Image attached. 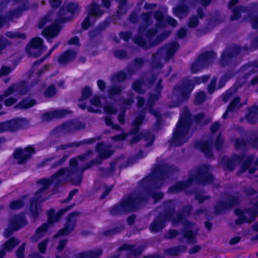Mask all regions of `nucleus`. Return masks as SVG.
Here are the masks:
<instances>
[{
  "label": "nucleus",
  "mask_w": 258,
  "mask_h": 258,
  "mask_svg": "<svg viewBox=\"0 0 258 258\" xmlns=\"http://www.w3.org/2000/svg\"><path fill=\"white\" fill-rule=\"evenodd\" d=\"M240 101V98L239 96H236L234 97L229 103L228 104L227 109H228V111H230V112H232L234 111L238 104Z\"/></svg>",
  "instance_id": "nucleus-63"
},
{
  "label": "nucleus",
  "mask_w": 258,
  "mask_h": 258,
  "mask_svg": "<svg viewBox=\"0 0 258 258\" xmlns=\"http://www.w3.org/2000/svg\"><path fill=\"white\" fill-rule=\"evenodd\" d=\"M72 113V111L67 109H56L44 112L42 117L43 120L49 121L54 119H62Z\"/></svg>",
  "instance_id": "nucleus-12"
},
{
  "label": "nucleus",
  "mask_w": 258,
  "mask_h": 258,
  "mask_svg": "<svg viewBox=\"0 0 258 258\" xmlns=\"http://www.w3.org/2000/svg\"><path fill=\"white\" fill-rule=\"evenodd\" d=\"M28 11V6L24 4L18 6L15 9L7 11L5 16L9 22V21H12L14 18H18L21 17L23 12H27Z\"/></svg>",
  "instance_id": "nucleus-30"
},
{
  "label": "nucleus",
  "mask_w": 258,
  "mask_h": 258,
  "mask_svg": "<svg viewBox=\"0 0 258 258\" xmlns=\"http://www.w3.org/2000/svg\"><path fill=\"white\" fill-rule=\"evenodd\" d=\"M124 88L121 86L114 85L109 86L107 90V95L109 99H114L121 95Z\"/></svg>",
  "instance_id": "nucleus-38"
},
{
  "label": "nucleus",
  "mask_w": 258,
  "mask_h": 258,
  "mask_svg": "<svg viewBox=\"0 0 258 258\" xmlns=\"http://www.w3.org/2000/svg\"><path fill=\"white\" fill-rule=\"evenodd\" d=\"M36 103V101L34 99L30 100L23 99L18 103V105L21 109H26L34 106Z\"/></svg>",
  "instance_id": "nucleus-52"
},
{
  "label": "nucleus",
  "mask_w": 258,
  "mask_h": 258,
  "mask_svg": "<svg viewBox=\"0 0 258 258\" xmlns=\"http://www.w3.org/2000/svg\"><path fill=\"white\" fill-rule=\"evenodd\" d=\"M187 249L185 245L172 246L164 250V253L169 256H177L180 253L186 251Z\"/></svg>",
  "instance_id": "nucleus-37"
},
{
  "label": "nucleus",
  "mask_w": 258,
  "mask_h": 258,
  "mask_svg": "<svg viewBox=\"0 0 258 258\" xmlns=\"http://www.w3.org/2000/svg\"><path fill=\"white\" fill-rule=\"evenodd\" d=\"M77 53L76 51L68 49L59 56L57 61L60 65H66L73 62L76 58Z\"/></svg>",
  "instance_id": "nucleus-25"
},
{
  "label": "nucleus",
  "mask_w": 258,
  "mask_h": 258,
  "mask_svg": "<svg viewBox=\"0 0 258 258\" xmlns=\"http://www.w3.org/2000/svg\"><path fill=\"white\" fill-rule=\"evenodd\" d=\"M61 127L68 133H71L77 131H80L85 128V123L79 120H70L66 122H63L60 125Z\"/></svg>",
  "instance_id": "nucleus-20"
},
{
  "label": "nucleus",
  "mask_w": 258,
  "mask_h": 258,
  "mask_svg": "<svg viewBox=\"0 0 258 258\" xmlns=\"http://www.w3.org/2000/svg\"><path fill=\"white\" fill-rule=\"evenodd\" d=\"M28 223V222L23 213L14 215L9 221V223L17 231L23 228Z\"/></svg>",
  "instance_id": "nucleus-21"
},
{
  "label": "nucleus",
  "mask_w": 258,
  "mask_h": 258,
  "mask_svg": "<svg viewBox=\"0 0 258 258\" xmlns=\"http://www.w3.org/2000/svg\"><path fill=\"white\" fill-rule=\"evenodd\" d=\"M193 122L192 114L189 108L184 106L172 133L171 142L175 146H181L187 141L188 139H185V137L189 132Z\"/></svg>",
  "instance_id": "nucleus-2"
},
{
  "label": "nucleus",
  "mask_w": 258,
  "mask_h": 258,
  "mask_svg": "<svg viewBox=\"0 0 258 258\" xmlns=\"http://www.w3.org/2000/svg\"><path fill=\"white\" fill-rule=\"evenodd\" d=\"M256 209L252 207L244 209L245 213L249 216L250 222L254 221L258 215V211Z\"/></svg>",
  "instance_id": "nucleus-55"
},
{
  "label": "nucleus",
  "mask_w": 258,
  "mask_h": 258,
  "mask_svg": "<svg viewBox=\"0 0 258 258\" xmlns=\"http://www.w3.org/2000/svg\"><path fill=\"white\" fill-rule=\"evenodd\" d=\"M124 229L122 226H116L111 229H108L103 231L102 234L105 237L113 236L121 233Z\"/></svg>",
  "instance_id": "nucleus-50"
},
{
  "label": "nucleus",
  "mask_w": 258,
  "mask_h": 258,
  "mask_svg": "<svg viewBox=\"0 0 258 258\" xmlns=\"http://www.w3.org/2000/svg\"><path fill=\"white\" fill-rule=\"evenodd\" d=\"M205 117L206 114L204 112L195 114L194 117L195 123L203 126L208 125L211 121V119L209 117L205 119Z\"/></svg>",
  "instance_id": "nucleus-41"
},
{
  "label": "nucleus",
  "mask_w": 258,
  "mask_h": 258,
  "mask_svg": "<svg viewBox=\"0 0 258 258\" xmlns=\"http://www.w3.org/2000/svg\"><path fill=\"white\" fill-rule=\"evenodd\" d=\"M178 47V43L173 42L168 45L161 46L158 49L157 52L161 53L162 55L165 53V59L168 60L174 55Z\"/></svg>",
  "instance_id": "nucleus-23"
},
{
  "label": "nucleus",
  "mask_w": 258,
  "mask_h": 258,
  "mask_svg": "<svg viewBox=\"0 0 258 258\" xmlns=\"http://www.w3.org/2000/svg\"><path fill=\"white\" fill-rule=\"evenodd\" d=\"M201 83V77H193L191 79L189 77H187L182 79L180 85H175L173 90L179 96L180 101L183 102L188 99L195 85Z\"/></svg>",
  "instance_id": "nucleus-5"
},
{
  "label": "nucleus",
  "mask_w": 258,
  "mask_h": 258,
  "mask_svg": "<svg viewBox=\"0 0 258 258\" xmlns=\"http://www.w3.org/2000/svg\"><path fill=\"white\" fill-rule=\"evenodd\" d=\"M133 42L138 46L143 48L145 50H148L151 48L149 47L150 42L147 41L143 37L142 35L138 34L135 35L133 38Z\"/></svg>",
  "instance_id": "nucleus-43"
},
{
  "label": "nucleus",
  "mask_w": 258,
  "mask_h": 258,
  "mask_svg": "<svg viewBox=\"0 0 258 258\" xmlns=\"http://www.w3.org/2000/svg\"><path fill=\"white\" fill-rule=\"evenodd\" d=\"M190 181L187 178L184 181H176L173 185H170L167 192L170 194H176L182 191L191 186Z\"/></svg>",
  "instance_id": "nucleus-27"
},
{
  "label": "nucleus",
  "mask_w": 258,
  "mask_h": 258,
  "mask_svg": "<svg viewBox=\"0 0 258 258\" xmlns=\"http://www.w3.org/2000/svg\"><path fill=\"white\" fill-rule=\"evenodd\" d=\"M12 45V42L0 34V55L3 53V51L8 46Z\"/></svg>",
  "instance_id": "nucleus-59"
},
{
  "label": "nucleus",
  "mask_w": 258,
  "mask_h": 258,
  "mask_svg": "<svg viewBox=\"0 0 258 258\" xmlns=\"http://www.w3.org/2000/svg\"><path fill=\"white\" fill-rule=\"evenodd\" d=\"M48 223H44L37 228L35 232V234L31 237V239H35V241L38 240L40 238L43 237L44 233L47 232L48 228Z\"/></svg>",
  "instance_id": "nucleus-47"
},
{
  "label": "nucleus",
  "mask_w": 258,
  "mask_h": 258,
  "mask_svg": "<svg viewBox=\"0 0 258 258\" xmlns=\"http://www.w3.org/2000/svg\"><path fill=\"white\" fill-rule=\"evenodd\" d=\"M86 170H87V169L84 166H83L81 168H79L78 172L75 174V176L69 178L68 180L74 185H80L83 181V173Z\"/></svg>",
  "instance_id": "nucleus-42"
},
{
  "label": "nucleus",
  "mask_w": 258,
  "mask_h": 258,
  "mask_svg": "<svg viewBox=\"0 0 258 258\" xmlns=\"http://www.w3.org/2000/svg\"><path fill=\"white\" fill-rule=\"evenodd\" d=\"M188 178L191 185L195 183L205 186L212 184L215 181L214 176L210 171V166L207 164H203L189 170Z\"/></svg>",
  "instance_id": "nucleus-4"
},
{
  "label": "nucleus",
  "mask_w": 258,
  "mask_h": 258,
  "mask_svg": "<svg viewBox=\"0 0 258 258\" xmlns=\"http://www.w3.org/2000/svg\"><path fill=\"white\" fill-rule=\"evenodd\" d=\"M143 85V82L142 80H137L133 83L132 87L136 92L140 94H144L145 91L142 89Z\"/></svg>",
  "instance_id": "nucleus-58"
},
{
  "label": "nucleus",
  "mask_w": 258,
  "mask_h": 258,
  "mask_svg": "<svg viewBox=\"0 0 258 258\" xmlns=\"http://www.w3.org/2000/svg\"><path fill=\"white\" fill-rule=\"evenodd\" d=\"M162 79H159L155 87L153 90L154 92H150L147 99L146 105H156V102L161 96V93L163 88L162 84Z\"/></svg>",
  "instance_id": "nucleus-16"
},
{
  "label": "nucleus",
  "mask_w": 258,
  "mask_h": 258,
  "mask_svg": "<svg viewBox=\"0 0 258 258\" xmlns=\"http://www.w3.org/2000/svg\"><path fill=\"white\" fill-rule=\"evenodd\" d=\"M222 22L220 12L218 10H216L214 16L208 19L207 25L209 26L210 30H212L215 27L222 23Z\"/></svg>",
  "instance_id": "nucleus-39"
},
{
  "label": "nucleus",
  "mask_w": 258,
  "mask_h": 258,
  "mask_svg": "<svg viewBox=\"0 0 258 258\" xmlns=\"http://www.w3.org/2000/svg\"><path fill=\"white\" fill-rule=\"evenodd\" d=\"M241 46L239 44H232L226 46L221 54L219 64L222 67H225L232 64L241 53Z\"/></svg>",
  "instance_id": "nucleus-9"
},
{
  "label": "nucleus",
  "mask_w": 258,
  "mask_h": 258,
  "mask_svg": "<svg viewBox=\"0 0 258 258\" xmlns=\"http://www.w3.org/2000/svg\"><path fill=\"white\" fill-rule=\"evenodd\" d=\"M248 139L245 140L240 137H236L234 139V147L236 150H241L245 151L248 148Z\"/></svg>",
  "instance_id": "nucleus-45"
},
{
  "label": "nucleus",
  "mask_w": 258,
  "mask_h": 258,
  "mask_svg": "<svg viewBox=\"0 0 258 258\" xmlns=\"http://www.w3.org/2000/svg\"><path fill=\"white\" fill-rule=\"evenodd\" d=\"M103 254V249L98 248L95 250L90 249L74 254V258H99Z\"/></svg>",
  "instance_id": "nucleus-29"
},
{
  "label": "nucleus",
  "mask_w": 258,
  "mask_h": 258,
  "mask_svg": "<svg viewBox=\"0 0 258 258\" xmlns=\"http://www.w3.org/2000/svg\"><path fill=\"white\" fill-rule=\"evenodd\" d=\"M216 53L213 50L201 53L190 66L191 73L196 74L203 69L208 68L216 58Z\"/></svg>",
  "instance_id": "nucleus-8"
},
{
  "label": "nucleus",
  "mask_w": 258,
  "mask_h": 258,
  "mask_svg": "<svg viewBox=\"0 0 258 258\" xmlns=\"http://www.w3.org/2000/svg\"><path fill=\"white\" fill-rule=\"evenodd\" d=\"M41 197L39 196L38 198L32 197L29 200V211L30 213V218L36 220L39 216V210H41L38 206V202L39 199Z\"/></svg>",
  "instance_id": "nucleus-31"
},
{
  "label": "nucleus",
  "mask_w": 258,
  "mask_h": 258,
  "mask_svg": "<svg viewBox=\"0 0 258 258\" xmlns=\"http://www.w3.org/2000/svg\"><path fill=\"white\" fill-rule=\"evenodd\" d=\"M245 157V153L241 154H234L232 158L223 157L222 161H225V164L227 170L230 171H233L236 167V163H240Z\"/></svg>",
  "instance_id": "nucleus-18"
},
{
  "label": "nucleus",
  "mask_w": 258,
  "mask_h": 258,
  "mask_svg": "<svg viewBox=\"0 0 258 258\" xmlns=\"http://www.w3.org/2000/svg\"><path fill=\"white\" fill-rule=\"evenodd\" d=\"M189 11V6L185 4H179L173 8L174 15L179 19H182L186 17Z\"/></svg>",
  "instance_id": "nucleus-32"
},
{
  "label": "nucleus",
  "mask_w": 258,
  "mask_h": 258,
  "mask_svg": "<svg viewBox=\"0 0 258 258\" xmlns=\"http://www.w3.org/2000/svg\"><path fill=\"white\" fill-rule=\"evenodd\" d=\"M20 241L14 237L10 238L6 241L1 247L4 248L5 251H12L20 243Z\"/></svg>",
  "instance_id": "nucleus-44"
},
{
  "label": "nucleus",
  "mask_w": 258,
  "mask_h": 258,
  "mask_svg": "<svg viewBox=\"0 0 258 258\" xmlns=\"http://www.w3.org/2000/svg\"><path fill=\"white\" fill-rule=\"evenodd\" d=\"M193 210V207L190 204L183 206L176 214V217L173 220V224L178 225L181 223L183 227L180 232L183 238L187 239L188 243L195 244L197 242V232L192 230L194 223L187 220V217L190 216Z\"/></svg>",
  "instance_id": "nucleus-3"
},
{
  "label": "nucleus",
  "mask_w": 258,
  "mask_h": 258,
  "mask_svg": "<svg viewBox=\"0 0 258 258\" xmlns=\"http://www.w3.org/2000/svg\"><path fill=\"white\" fill-rule=\"evenodd\" d=\"M43 41L42 38L40 37H35L30 41L31 47L33 49H38L42 47Z\"/></svg>",
  "instance_id": "nucleus-62"
},
{
  "label": "nucleus",
  "mask_w": 258,
  "mask_h": 258,
  "mask_svg": "<svg viewBox=\"0 0 258 258\" xmlns=\"http://www.w3.org/2000/svg\"><path fill=\"white\" fill-rule=\"evenodd\" d=\"M75 205L74 204L68 205L64 208H63L58 210L55 213V210L51 208L48 212L47 222L50 225L53 224L54 223L58 222L62 216L64 214L68 211L72 209Z\"/></svg>",
  "instance_id": "nucleus-15"
},
{
  "label": "nucleus",
  "mask_w": 258,
  "mask_h": 258,
  "mask_svg": "<svg viewBox=\"0 0 258 258\" xmlns=\"http://www.w3.org/2000/svg\"><path fill=\"white\" fill-rule=\"evenodd\" d=\"M226 201L219 200L213 207L214 213L217 215L222 214L227 210H230L234 206L240 204V199L238 196H232L229 193H225Z\"/></svg>",
  "instance_id": "nucleus-10"
},
{
  "label": "nucleus",
  "mask_w": 258,
  "mask_h": 258,
  "mask_svg": "<svg viewBox=\"0 0 258 258\" xmlns=\"http://www.w3.org/2000/svg\"><path fill=\"white\" fill-rule=\"evenodd\" d=\"M257 108V106L256 105L250 106L245 114L246 120L250 124H254L257 121L258 109Z\"/></svg>",
  "instance_id": "nucleus-35"
},
{
  "label": "nucleus",
  "mask_w": 258,
  "mask_h": 258,
  "mask_svg": "<svg viewBox=\"0 0 258 258\" xmlns=\"http://www.w3.org/2000/svg\"><path fill=\"white\" fill-rule=\"evenodd\" d=\"M155 105H146L149 113L153 115L156 119V123L160 124L162 120V115L159 110L154 108Z\"/></svg>",
  "instance_id": "nucleus-48"
},
{
  "label": "nucleus",
  "mask_w": 258,
  "mask_h": 258,
  "mask_svg": "<svg viewBox=\"0 0 258 258\" xmlns=\"http://www.w3.org/2000/svg\"><path fill=\"white\" fill-rule=\"evenodd\" d=\"M136 246V244L123 243L117 248V251H128L132 255L138 256L142 254L145 248V246L143 245H141L135 248Z\"/></svg>",
  "instance_id": "nucleus-24"
},
{
  "label": "nucleus",
  "mask_w": 258,
  "mask_h": 258,
  "mask_svg": "<svg viewBox=\"0 0 258 258\" xmlns=\"http://www.w3.org/2000/svg\"><path fill=\"white\" fill-rule=\"evenodd\" d=\"M254 156L252 154L246 155L241 163L238 173H244L248 170L250 174H254L257 169L256 166L254 165Z\"/></svg>",
  "instance_id": "nucleus-14"
},
{
  "label": "nucleus",
  "mask_w": 258,
  "mask_h": 258,
  "mask_svg": "<svg viewBox=\"0 0 258 258\" xmlns=\"http://www.w3.org/2000/svg\"><path fill=\"white\" fill-rule=\"evenodd\" d=\"M56 88L54 85L48 86L43 92V95L46 98H51L56 95Z\"/></svg>",
  "instance_id": "nucleus-57"
},
{
  "label": "nucleus",
  "mask_w": 258,
  "mask_h": 258,
  "mask_svg": "<svg viewBox=\"0 0 258 258\" xmlns=\"http://www.w3.org/2000/svg\"><path fill=\"white\" fill-rule=\"evenodd\" d=\"M206 99V93L203 91H201L196 94L194 103L195 105H201L205 102Z\"/></svg>",
  "instance_id": "nucleus-53"
},
{
  "label": "nucleus",
  "mask_w": 258,
  "mask_h": 258,
  "mask_svg": "<svg viewBox=\"0 0 258 258\" xmlns=\"http://www.w3.org/2000/svg\"><path fill=\"white\" fill-rule=\"evenodd\" d=\"M163 55L161 53H158L157 51L154 54L151 58V66L154 69H161L163 67V64L161 62Z\"/></svg>",
  "instance_id": "nucleus-46"
},
{
  "label": "nucleus",
  "mask_w": 258,
  "mask_h": 258,
  "mask_svg": "<svg viewBox=\"0 0 258 258\" xmlns=\"http://www.w3.org/2000/svg\"><path fill=\"white\" fill-rule=\"evenodd\" d=\"M247 11V7L242 5L235 7L232 10V15L230 17V20L234 21L239 20L242 16V13Z\"/></svg>",
  "instance_id": "nucleus-40"
},
{
  "label": "nucleus",
  "mask_w": 258,
  "mask_h": 258,
  "mask_svg": "<svg viewBox=\"0 0 258 258\" xmlns=\"http://www.w3.org/2000/svg\"><path fill=\"white\" fill-rule=\"evenodd\" d=\"M65 171V169L60 168L53 174L50 178H43L39 179L37 182L41 184L42 187L39 188L35 194L42 193L47 189L53 183H54L53 187L55 189H57L62 186L67 182V178L64 177Z\"/></svg>",
  "instance_id": "nucleus-6"
},
{
  "label": "nucleus",
  "mask_w": 258,
  "mask_h": 258,
  "mask_svg": "<svg viewBox=\"0 0 258 258\" xmlns=\"http://www.w3.org/2000/svg\"><path fill=\"white\" fill-rule=\"evenodd\" d=\"M163 205V211L160 212L158 214L168 221H171L173 223V220L176 217L174 216L176 208V205L174 201L172 200L164 201Z\"/></svg>",
  "instance_id": "nucleus-13"
},
{
  "label": "nucleus",
  "mask_w": 258,
  "mask_h": 258,
  "mask_svg": "<svg viewBox=\"0 0 258 258\" xmlns=\"http://www.w3.org/2000/svg\"><path fill=\"white\" fill-rule=\"evenodd\" d=\"M178 168L175 165L169 164H156L152 171V177H143L140 181L141 187L146 193L131 192L123 196L120 201L109 209V212L112 216H119L140 211L146 206L150 196L156 203L161 200L164 196L162 191H154L160 189L162 182L170 175L178 172Z\"/></svg>",
  "instance_id": "nucleus-1"
},
{
  "label": "nucleus",
  "mask_w": 258,
  "mask_h": 258,
  "mask_svg": "<svg viewBox=\"0 0 258 258\" xmlns=\"http://www.w3.org/2000/svg\"><path fill=\"white\" fill-rule=\"evenodd\" d=\"M92 90L89 86L86 85L81 90V96L78 99L79 102H82L89 99L92 96Z\"/></svg>",
  "instance_id": "nucleus-49"
},
{
  "label": "nucleus",
  "mask_w": 258,
  "mask_h": 258,
  "mask_svg": "<svg viewBox=\"0 0 258 258\" xmlns=\"http://www.w3.org/2000/svg\"><path fill=\"white\" fill-rule=\"evenodd\" d=\"M61 31L59 24L55 23L46 26L42 31V35L48 42H51V40L57 36Z\"/></svg>",
  "instance_id": "nucleus-17"
},
{
  "label": "nucleus",
  "mask_w": 258,
  "mask_h": 258,
  "mask_svg": "<svg viewBox=\"0 0 258 258\" xmlns=\"http://www.w3.org/2000/svg\"><path fill=\"white\" fill-rule=\"evenodd\" d=\"M248 139L249 144L252 148L258 149V133H252Z\"/></svg>",
  "instance_id": "nucleus-64"
},
{
  "label": "nucleus",
  "mask_w": 258,
  "mask_h": 258,
  "mask_svg": "<svg viewBox=\"0 0 258 258\" xmlns=\"http://www.w3.org/2000/svg\"><path fill=\"white\" fill-rule=\"evenodd\" d=\"M68 12L72 14H78L80 12L79 6L77 3L70 2L67 6Z\"/></svg>",
  "instance_id": "nucleus-61"
},
{
  "label": "nucleus",
  "mask_w": 258,
  "mask_h": 258,
  "mask_svg": "<svg viewBox=\"0 0 258 258\" xmlns=\"http://www.w3.org/2000/svg\"><path fill=\"white\" fill-rule=\"evenodd\" d=\"M145 119V115L144 113L137 115L132 122L133 127L128 131L129 135L137 134L140 130L141 126Z\"/></svg>",
  "instance_id": "nucleus-33"
},
{
  "label": "nucleus",
  "mask_w": 258,
  "mask_h": 258,
  "mask_svg": "<svg viewBox=\"0 0 258 258\" xmlns=\"http://www.w3.org/2000/svg\"><path fill=\"white\" fill-rule=\"evenodd\" d=\"M152 15L153 13L152 12L142 13L141 14L142 23L149 26L151 25L153 23Z\"/></svg>",
  "instance_id": "nucleus-60"
},
{
  "label": "nucleus",
  "mask_w": 258,
  "mask_h": 258,
  "mask_svg": "<svg viewBox=\"0 0 258 258\" xmlns=\"http://www.w3.org/2000/svg\"><path fill=\"white\" fill-rule=\"evenodd\" d=\"M98 139L95 137L84 139L81 141L74 142L72 143L62 144L56 147V150H65L72 147H79L83 145H90L94 143Z\"/></svg>",
  "instance_id": "nucleus-26"
},
{
  "label": "nucleus",
  "mask_w": 258,
  "mask_h": 258,
  "mask_svg": "<svg viewBox=\"0 0 258 258\" xmlns=\"http://www.w3.org/2000/svg\"><path fill=\"white\" fill-rule=\"evenodd\" d=\"M104 14V11L101 10L99 6L95 2L91 3L88 6L87 14L91 17L94 16L97 17H100Z\"/></svg>",
  "instance_id": "nucleus-36"
},
{
  "label": "nucleus",
  "mask_w": 258,
  "mask_h": 258,
  "mask_svg": "<svg viewBox=\"0 0 258 258\" xmlns=\"http://www.w3.org/2000/svg\"><path fill=\"white\" fill-rule=\"evenodd\" d=\"M167 221H168L158 214L150 225V232L155 233L161 231L166 227Z\"/></svg>",
  "instance_id": "nucleus-19"
},
{
  "label": "nucleus",
  "mask_w": 258,
  "mask_h": 258,
  "mask_svg": "<svg viewBox=\"0 0 258 258\" xmlns=\"http://www.w3.org/2000/svg\"><path fill=\"white\" fill-rule=\"evenodd\" d=\"M127 79V74L122 71H120L115 73L113 75L111 78V81L112 82L116 81L118 82H121L126 81Z\"/></svg>",
  "instance_id": "nucleus-54"
},
{
  "label": "nucleus",
  "mask_w": 258,
  "mask_h": 258,
  "mask_svg": "<svg viewBox=\"0 0 258 258\" xmlns=\"http://www.w3.org/2000/svg\"><path fill=\"white\" fill-rule=\"evenodd\" d=\"M25 203L22 199L13 200L10 203L9 208L12 210H17L23 208Z\"/></svg>",
  "instance_id": "nucleus-56"
},
{
  "label": "nucleus",
  "mask_w": 258,
  "mask_h": 258,
  "mask_svg": "<svg viewBox=\"0 0 258 258\" xmlns=\"http://www.w3.org/2000/svg\"><path fill=\"white\" fill-rule=\"evenodd\" d=\"M29 121L22 117H17L0 122V133L5 132L16 133L20 130L27 128Z\"/></svg>",
  "instance_id": "nucleus-7"
},
{
  "label": "nucleus",
  "mask_w": 258,
  "mask_h": 258,
  "mask_svg": "<svg viewBox=\"0 0 258 258\" xmlns=\"http://www.w3.org/2000/svg\"><path fill=\"white\" fill-rule=\"evenodd\" d=\"M78 211H73L69 213L66 217V221L64 227L54 235L53 237L56 238L60 236H67L71 233L75 229L77 225V217L80 215Z\"/></svg>",
  "instance_id": "nucleus-11"
},
{
  "label": "nucleus",
  "mask_w": 258,
  "mask_h": 258,
  "mask_svg": "<svg viewBox=\"0 0 258 258\" xmlns=\"http://www.w3.org/2000/svg\"><path fill=\"white\" fill-rule=\"evenodd\" d=\"M67 12V7L64 8L63 6L59 7L57 13V19L59 22L66 23L71 20L70 18L64 17Z\"/></svg>",
  "instance_id": "nucleus-51"
},
{
  "label": "nucleus",
  "mask_w": 258,
  "mask_h": 258,
  "mask_svg": "<svg viewBox=\"0 0 258 258\" xmlns=\"http://www.w3.org/2000/svg\"><path fill=\"white\" fill-rule=\"evenodd\" d=\"M16 84L17 94L19 95H25L32 89L33 85L29 84L27 81L23 80Z\"/></svg>",
  "instance_id": "nucleus-34"
},
{
  "label": "nucleus",
  "mask_w": 258,
  "mask_h": 258,
  "mask_svg": "<svg viewBox=\"0 0 258 258\" xmlns=\"http://www.w3.org/2000/svg\"><path fill=\"white\" fill-rule=\"evenodd\" d=\"M69 165L70 168H63L66 170L64 177L67 178V181L69 178L75 176V174L77 173L79 170V162L77 158H72L70 160Z\"/></svg>",
  "instance_id": "nucleus-28"
},
{
  "label": "nucleus",
  "mask_w": 258,
  "mask_h": 258,
  "mask_svg": "<svg viewBox=\"0 0 258 258\" xmlns=\"http://www.w3.org/2000/svg\"><path fill=\"white\" fill-rule=\"evenodd\" d=\"M194 147L196 149H199L205 154L206 157H213V153L212 150V144L209 141L197 140L195 142Z\"/></svg>",
  "instance_id": "nucleus-22"
}]
</instances>
